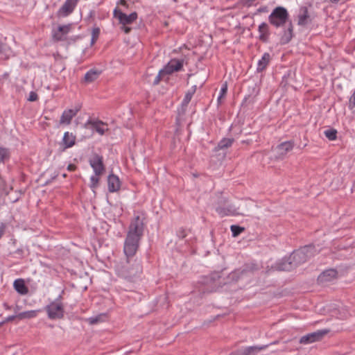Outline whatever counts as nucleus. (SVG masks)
Masks as SVG:
<instances>
[{
  "mask_svg": "<svg viewBox=\"0 0 355 355\" xmlns=\"http://www.w3.org/2000/svg\"><path fill=\"white\" fill-rule=\"evenodd\" d=\"M146 224V218L144 214L135 216L131 220L124 242L125 254L128 256L135 254L139 248V242L144 236Z\"/></svg>",
  "mask_w": 355,
  "mask_h": 355,
  "instance_id": "obj_1",
  "label": "nucleus"
},
{
  "mask_svg": "<svg viewBox=\"0 0 355 355\" xmlns=\"http://www.w3.org/2000/svg\"><path fill=\"white\" fill-rule=\"evenodd\" d=\"M317 254L315 246L309 244L294 250L289 257H284L277 263V269L282 271H291L306 262Z\"/></svg>",
  "mask_w": 355,
  "mask_h": 355,
  "instance_id": "obj_2",
  "label": "nucleus"
},
{
  "mask_svg": "<svg viewBox=\"0 0 355 355\" xmlns=\"http://www.w3.org/2000/svg\"><path fill=\"white\" fill-rule=\"evenodd\" d=\"M289 19V14L287 10L282 6L276 7L268 17V21L270 24L275 27H280L285 25L288 21V26L280 37V44L282 45L289 43L294 36L293 26L292 21Z\"/></svg>",
  "mask_w": 355,
  "mask_h": 355,
  "instance_id": "obj_3",
  "label": "nucleus"
},
{
  "mask_svg": "<svg viewBox=\"0 0 355 355\" xmlns=\"http://www.w3.org/2000/svg\"><path fill=\"white\" fill-rule=\"evenodd\" d=\"M125 255L126 261L119 269V275L130 282H136L140 279L143 270L141 261L135 258V255Z\"/></svg>",
  "mask_w": 355,
  "mask_h": 355,
  "instance_id": "obj_4",
  "label": "nucleus"
},
{
  "mask_svg": "<svg viewBox=\"0 0 355 355\" xmlns=\"http://www.w3.org/2000/svg\"><path fill=\"white\" fill-rule=\"evenodd\" d=\"M199 291L202 293H212L224 285L220 272H214L207 276H204L198 282Z\"/></svg>",
  "mask_w": 355,
  "mask_h": 355,
  "instance_id": "obj_5",
  "label": "nucleus"
},
{
  "mask_svg": "<svg viewBox=\"0 0 355 355\" xmlns=\"http://www.w3.org/2000/svg\"><path fill=\"white\" fill-rule=\"evenodd\" d=\"M259 269L260 266L255 262L246 263L241 268L230 272L227 277V281L224 282L223 284L236 283L241 279L254 273Z\"/></svg>",
  "mask_w": 355,
  "mask_h": 355,
  "instance_id": "obj_6",
  "label": "nucleus"
},
{
  "mask_svg": "<svg viewBox=\"0 0 355 355\" xmlns=\"http://www.w3.org/2000/svg\"><path fill=\"white\" fill-rule=\"evenodd\" d=\"M61 297V295H60L55 301L51 302L49 304L45 306V310L49 319L56 320L64 318V305L61 302H60Z\"/></svg>",
  "mask_w": 355,
  "mask_h": 355,
  "instance_id": "obj_7",
  "label": "nucleus"
},
{
  "mask_svg": "<svg viewBox=\"0 0 355 355\" xmlns=\"http://www.w3.org/2000/svg\"><path fill=\"white\" fill-rule=\"evenodd\" d=\"M329 331V329H324L307 334L300 338L299 343L302 345H309L320 341Z\"/></svg>",
  "mask_w": 355,
  "mask_h": 355,
  "instance_id": "obj_8",
  "label": "nucleus"
},
{
  "mask_svg": "<svg viewBox=\"0 0 355 355\" xmlns=\"http://www.w3.org/2000/svg\"><path fill=\"white\" fill-rule=\"evenodd\" d=\"M90 166L93 168L96 175H102L105 171V166L103 163V157L97 153H94L89 159Z\"/></svg>",
  "mask_w": 355,
  "mask_h": 355,
  "instance_id": "obj_9",
  "label": "nucleus"
},
{
  "mask_svg": "<svg viewBox=\"0 0 355 355\" xmlns=\"http://www.w3.org/2000/svg\"><path fill=\"white\" fill-rule=\"evenodd\" d=\"M72 24L59 26L56 30L52 31V40L55 42L64 41L67 39V34L71 30Z\"/></svg>",
  "mask_w": 355,
  "mask_h": 355,
  "instance_id": "obj_10",
  "label": "nucleus"
},
{
  "mask_svg": "<svg viewBox=\"0 0 355 355\" xmlns=\"http://www.w3.org/2000/svg\"><path fill=\"white\" fill-rule=\"evenodd\" d=\"M114 17L119 19L120 24L129 25L132 24L137 19L138 15L136 12H133L128 15L121 10L115 8L114 10Z\"/></svg>",
  "mask_w": 355,
  "mask_h": 355,
  "instance_id": "obj_11",
  "label": "nucleus"
},
{
  "mask_svg": "<svg viewBox=\"0 0 355 355\" xmlns=\"http://www.w3.org/2000/svg\"><path fill=\"white\" fill-rule=\"evenodd\" d=\"M268 345L262 346H249L238 349L229 355H256L260 351L266 349Z\"/></svg>",
  "mask_w": 355,
  "mask_h": 355,
  "instance_id": "obj_12",
  "label": "nucleus"
},
{
  "mask_svg": "<svg viewBox=\"0 0 355 355\" xmlns=\"http://www.w3.org/2000/svg\"><path fill=\"white\" fill-rule=\"evenodd\" d=\"M338 271L334 268H329L323 271L318 277V282L319 284H324L332 282L337 279Z\"/></svg>",
  "mask_w": 355,
  "mask_h": 355,
  "instance_id": "obj_13",
  "label": "nucleus"
},
{
  "mask_svg": "<svg viewBox=\"0 0 355 355\" xmlns=\"http://www.w3.org/2000/svg\"><path fill=\"white\" fill-rule=\"evenodd\" d=\"M184 65V60L171 59L164 67L165 73L171 74L175 71H180Z\"/></svg>",
  "mask_w": 355,
  "mask_h": 355,
  "instance_id": "obj_14",
  "label": "nucleus"
},
{
  "mask_svg": "<svg viewBox=\"0 0 355 355\" xmlns=\"http://www.w3.org/2000/svg\"><path fill=\"white\" fill-rule=\"evenodd\" d=\"M311 22L312 19L309 13L308 8L306 6L300 7L299 14L297 15V25L300 26H306Z\"/></svg>",
  "mask_w": 355,
  "mask_h": 355,
  "instance_id": "obj_15",
  "label": "nucleus"
},
{
  "mask_svg": "<svg viewBox=\"0 0 355 355\" xmlns=\"http://www.w3.org/2000/svg\"><path fill=\"white\" fill-rule=\"evenodd\" d=\"M80 109L81 105H76L74 109L64 110L60 117V123L70 124L72 119L77 114Z\"/></svg>",
  "mask_w": 355,
  "mask_h": 355,
  "instance_id": "obj_16",
  "label": "nucleus"
},
{
  "mask_svg": "<svg viewBox=\"0 0 355 355\" xmlns=\"http://www.w3.org/2000/svg\"><path fill=\"white\" fill-rule=\"evenodd\" d=\"M121 181L119 177L112 173L107 176V189L110 193H114L120 190Z\"/></svg>",
  "mask_w": 355,
  "mask_h": 355,
  "instance_id": "obj_17",
  "label": "nucleus"
},
{
  "mask_svg": "<svg viewBox=\"0 0 355 355\" xmlns=\"http://www.w3.org/2000/svg\"><path fill=\"white\" fill-rule=\"evenodd\" d=\"M79 0H66L58 10V13L62 16H68L73 12Z\"/></svg>",
  "mask_w": 355,
  "mask_h": 355,
  "instance_id": "obj_18",
  "label": "nucleus"
},
{
  "mask_svg": "<svg viewBox=\"0 0 355 355\" xmlns=\"http://www.w3.org/2000/svg\"><path fill=\"white\" fill-rule=\"evenodd\" d=\"M259 32V39L263 43H267L269 41V37L270 35L269 26L266 22H262L258 28Z\"/></svg>",
  "mask_w": 355,
  "mask_h": 355,
  "instance_id": "obj_19",
  "label": "nucleus"
},
{
  "mask_svg": "<svg viewBox=\"0 0 355 355\" xmlns=\"http://www.w3.org/2000/svg\"><path fill=\"white\" fill-rule=\"evenodd\" d=\"M105 125V123L100 120H92L89 119L85 124V128H89V125H90V128L95 130L98 133H99L101 135H104L105 130L101 127V125Z\"/></svg>",
  "mask_w": 355,
  "mask_h": 355,
  "instance_id": "obj_20",
  "label": "nucleus"
},
{
  "mask_svg": "<svg viewBox=\"0 0 355 355\" xmlns=\"http://www.w3.org/2000/svg\"><path fill=\"white\" fill-rule=\"evenodd\" d=\"M271 60V56L269 53H264L261 58L258 61L257 72L260 73L263 71L269 64Z\"/></svg>",
  "mask_w": 355,
  "mask_h": 355,
  "instance_id": "obj_21",
  "label": "nucleus"
},
{
  "mask_svg": "<svg viewBox=\"0 0 355 355\" xmlns=\"http://www.w3.org/2000/svg\"><path fill=\"white\" fill-rule=\"evenodd\" d=\"M13 286L15 290L20 295H26L28 292V288L23 279L15 280Z\"/></svg>",
  "mask_w": 355,
  "mask_h": 355,
  "instance_id": "obj_22",
  "label": "nucleus"
},
{
  "mask_svg": "<svg viewBox=\"0 0 355 355\" xmlns=\"http://www.w3.org/2000/svg\"><path fill=\"white\" fill-rule=\"evenodd\" d=\"M62 144L64 149L72 147L76 144V137L73 133H69V132H64L62 138Z\"/></svg>",
  "mask_w": 355,
  "mask_h": 355,
  "instance_id": "obj_23",
  "label": "nucleus"
},
{
  "mask_svg": "<svg viewBox=\"0 0 355 355\" xmlns=\"http://www.w3.org/2000/svg\"><path fill=\"white\" fill-rule=\"evenodd\" d=\"M234 141L233 138H223L214 148V151L217 152L220 150L227 149L231 147Z\"/></svg>",
  "mask_w": 355,
  "mask_h": 355,
  "instance_id": "obj_24",
  "label": "nucleus"
},
{
  "mask_svg": "<svg viewBox=\"0 0 355 355\" xmlns=\"http://www.w3.org/2000/svg\"><path fill=\"white\" fill-rule=\"evenodd\" d=\"M101 71L92 69L89 70L85 75L84 81L87 83H90L96 80L101 74Z\"/></svg>",
  "mask_w": 355,
  "mask_h": 355,
  "instance_id": "obj_25",
  "label": "nucleus"
},
{
  "mask_svg": "<svg viewBox=\"0 0 355 355\" xmlns=\"http://www.w3.org/2000/svg\"><path fill=\"white\" fill-rule=\"evenodd\" d=\"M294 146H295L294 141L290 140V141H286L279 144L277 146V148L279 151H282V154H286L288 152H290L291 150H292Z\"/></svg>",
  "mask_w": 355,
  "mask_h": 355,
  "instance_id": "obj_26",
  "label": "nucleus"
},
{
  "mask_svg": "<svg viewBox=\"0 0 355 355\" xmlns=\"http://www.w3.org/2000/svg\"><path fill=\"white\" fill-rule=\"evenodd\" d=\"M216 211L221 217L234 214V209L232 206L227 207L218 206L216 208Z\"/></svg>",
  "mask_w": 355,
  "mask_h": 355,
  "instance_id": "obj_27",
  "label": "nucleus"
},
{
  "mask_svg": "<svg viewBox=\"0 0 355 355\" xmlns=\"http://www.w3.org/2000/svg\"><path fill=\"white\" fill-rule=\"evenodd\" d=\"M40 311V310L26 311L19 313L18 315H17V317L19 320L33 318L37 315V313Z\"/></svg>",
  "mask_w": 355,
  "mask_h": 355,
  "instance_id": "obj_28",
  "label": "nucleus"
},
{
  "mask_svg": "<svg viewBox=\"0 0 355 355\" xmlns=\"http://www.w3.org/2000/svg\"><path fill=\"white\" fill-rule=\"evenodd\" d=\"M10 157V150L7 148L0 146V163H4Z\"/></svg>",
  "mask_w": 355,
  "mask_h": 355,
  "instance_id": "obj_29",
  "label": "nucleus"
},
{
  "mask_svg": "<svg viewBox=\"0 0 355 355\" xmlns=\"http://www.w3.org/2000/svg\"><path fill=\"white\" fill-rule=\"evenodd\" d=\"M337 133H338L337 130L334 128H330V129L326 130L324 132V134L326 136V137L330 141H334V140L336 139Z\"/></svg>",
  "mask_w": 355,
  "mask_h": 355,
  "instance_id": "obj_30",
  "label": "nucleus"
},
{
  "mask_svg": "<svg viewBox=\"0 0 355 355\" xmlns=\"http://www.w3.org/2000/svg\"><path fill=\"white\" fill-rule=\"evenodd\" d=\"M230 230L234 237L238 236L243 232H244L245 228L243 227H241L237 225H232L230 227Z\"/></svg>",
  "mask_w": 355,
  "mask_h": 355,
  "instance_id": "obj_31",
  "label": "nucleus"
},
{
  "mask_svg": "<svg viewBox=\"0 0 355 355\" xmlns=\"http://www.w3.org/2000/svg\"><path fill=\"white\" fill-rule=\"evenodd\" d=\"M99 175H94L90 178V188L94 192V190L98 187V183L100 178H98Z\"/></svg>",
  "mask_w": 355,
  "mask_h": 355,
  "instance_id": "obj_32",
  "label": "nucleus"
},
{
  "mask_svg": "<svg viewBox=\"0 0 355 355\" xmlns=\"http://www.w3.org/2000/svg\"><path fill=\"white\" fill-rule=\"evenodd\" d=\"M166 73H165V70L164 68L162 69L159 70L158 74L156 76V77L155 78V79L153 82V85H158L162 78V76L166 75Z\"/></svg>",
  "mask_w": 355,
  "mask_h": 355,
  "instance_id": "obj_33",
  "label": "nucleus"
},
{
  "mask_svg": "<svg viewBox=\"0 0 355 355\" xmlns=\"http://www.w3.org/2000/svg\"><path fill=\"white\" fill-rule=\"evenodd\" d=\"M193 95V91H188L184 96V98L182 101L183 105H187L191 101L192 96Z\"/></svg>",
  "mask_w": 355,
  "mask_h": 355,
  "instance_id": "obj_34",
  "label": "nucleus"
},
{
  "mask_svg": "<svg viewBox=\"0 0 355 355\" xmlns=\"http://www.w3.org/2000/svg\"><path fill=\"white\" fill-rule=\"evenodd\" d=\"M227 92V83L225 82V83L222 85V87H221L220 92V95H219V96L218 97V102H220V99L226 95Z\"/></svg>",
  "mask_w": 355,
  "mask_h": 355,
  "instance_id": "obj_35",
  "label": "nucleus"
},
{
  "mask_svg": "<svg viewBox=\"0 0 355 355\" xmlns=\"http://www.w3.org/2000/svg\"><path fill=\"white\" fill-rule=\"evenodd\" d=\"M176 234L179 239H183L187 236V230L183 227H180L177 230Z\"/></svg>",
  "mask_w": 355,
  "mask_h": 355,
  "instance_id": "obj_36",
  "label": "nucleus"
},
{
  "mask_svg": "<svg viewBox=\"0 0 355 355\" xmlns=\"http://www.w3.org/2000/svg\"><path fill=\"white\" fill-rule=\"evenodd\" d=\"M254 102V96H248L245 97L242 102V106H247L248 104H253Z\"/></svg>",
  "mask_w": 355,
  "mask_h": 355,
  "instance_id": "obj_37",
  "label": "nucleus"
},
{
  "mask_svg": "<svg viewBox=\"0 0 355 355\" xmlns=\"http://www.w3.org/2000/svg\"><path fill=\"white\" fill-rule=\"evenodd\" d=\"M7 227V223L3 222L0 223V239H1L3 236L5 235Z\"/></svg>",
  "mask_w": 355,
  "mask_h": 355,
  "instance_id": "obj_38",
  "label": "nucleus"
},
{
  "mask_svg": "<svg viewBox=\"0 0 355 355\" xmlns=\"http://www.w3.org/2000/svg\"><path fill=\"white\" fill-rule=\"evenodd\" d=\"M38 99V95L35 92H31L29 94V96L28 98V101L31 102L36 101Z\"/></svg>",
  "mask_w": 355,
  "mask_h": 355,
  "instance_id": "obj_39",
  "label": "nucleus"
},
{
  "mask_svg": "<svg viewBox=\"0 0 355 355\" xmlns=\"http://www.w3.org/2000/svg\"><path fill=\"white\" fill-rule=\"evenodd\" d=\"M100 28L98 27H94L92 31V37L98 40L100 35Z\"/></svg>",
  "mask_w": 355,
  "mask_h": 355,
  "instance_id": "obj_40",
  "label": "nucleus"
},
{
  "mask_svg": "<svg viewBox=\"0 0 355 355\" xmlns=\"http://www.w3.org/2000/svg\"><path fill=\"white\" fill-rule=\"evenodd\" d=\"M354 107H355V89H354V92L352 94V96L350 97L349 105V107L350 109H352Z\"/></svg>",
  "mask_w": 355,
  "mask_h": 355,
  "instance_id": "obj_41",
  "label": "nucleus"
},
{
  "mask_svg": "<svg viewBox=\"0 0 355 355\" xmlns=\"http://www.w3.org/2000/svg\"><path fill=\"white\" fill-rule=\"evenodd\" d=\"M268 12V8L266 6H261L257 9V12H259V13Z\"/></svg>",
  "mask_w": 355,
  "mask_h": 355,
  "instance_id": "obj_42",
  "label": "nucleus"
},
{
  "mask_svg": "<svg viewBox=\"0 0 355 355\" xmlns=\"http://www.w3.org/2000/svg\"><path fill=\"white\" fill-rule=\"evenodd\" d=\"M14 253L17 254L20 258L24 257V250L21 248L17 249Z\"/></svg>",
  "mask_w": 355,
  "mask_h": 355,
  "instance_id": "obj_43",
  "label": "nucleus"
},
{
  "mask_svg": "<svg viewBox=\"0 0 355 355\" xmlns=\"http://www.w3.org/2000/svg\"><path fill=\"white\" fill-rule=\"evenodd\" d=\"M16 318H17V315H10L8 318H6V320L3 322L0 323V324H1L3 323H5V322H11V321H12Z\"/></svg>",
  "mask_w": 355,
  "mask_h": 355,
  "instance_id": "obj_44",
  "label": "nucleus"
},
{
  "mask_svg": "<svg viewBox=\"0 0 355 355\" xmlns=\"http://www.w3.org/2000/svg\"><path fill=\"white\" fill-rule=\"evenodd\" d=\"M76 168H77V166L73 164H69L67 166V170L69 171H74L76 170Z\"/></svg>",
  "mask_w": 355,
  "mask_h": 355,
  "instance_id": "obj_45",
  "label": "nucleus"
},
{
  "mask_svg": "<svg viewBox=\"0 0 355 355\" xmlns=\"http://www.w3.org/2000/svg\"><path fill=\"white\" fill-rule=\"evenodd\" d=\"M121 28L125 33H129L132 30L130 27L125 26V25H123Z\"/></svg>",
  "mask_w": 355,
  "mask_h": 355,
  "instance_id": "obj_46",
  "label": "nucleus"
},
{
  "mask_svg": "<svg viewBox=\"0 0 355 355\" xmlns=\"http://www.w3.org/2000/svg\"><path fill=\"white\" fill-rule=\"evenodd\" d=\"M58 174H55V175H54L53 176H52V177L51 178V179L48 180L45 182V184H45V185H46V184H50V183H51L53 180H55V179L58 177Z\"/></svg>",
  "mask_w": 355,
  "mask_h": 355,
  "instance_id": "obj_47",
  "label": "nucleus"
},
{
  "mask_svg": "<svg viewBox=\"0 0 355 355\" xmlns=\"http://www.w3.org/2000/svg\"><path fill=\"white\" fill-rule=\"evenodd\" d=\"M119 4L123 6H125V7H128V3H127L125 0H120L119 1Z\"/></svg>",
  "mask_w": 355,
  "mask_h": 355,
  "instance_id": "obj_48",
  "label": "nucleus"
},
{
  "mask_svg": "<svg viewBox=\"0 0 355 355\" xmlns=\"http://www.w3.org/2000/svg\"><path fill=\"white\" fill-rule=\"evenodd\" d=\"M119 4L123 6H125V7H128V3H127L125 0H120L119 1Z\"/></svg>",
  "mask_w": 355,
  "mask_h": 355,
  "instance_id": "obj_49",
  "label": "nucleus"
},
{
  "mask_svg": "<svg viewBox=\"0 0 355 355\" xmlns=\"http://www.w3.org/2000/svg\"><path fill=\"white\" fill-rule=\"evenodd\" d=\"M119 4L123 6H125V7H128V3H127L125 0H120L119 1Z\"/></svg>",
  "mask_w": 355,
  "mask_h": 355,
  "instance_id": "obj_50",
  "label": "nucleus"
},
{
  "mask_svg": "<svg viewBox=\"0 0 355 355\" xmlns=\"http://www.w3.org/2000/svg\"><path fill=\"white\" fill-rule=\"evenodd\" d=\"M252 142V141L251 139H246V140L241 141L242 144H250Z\"/></svg>",
  "mask_w": 355,
  "mask_h": 355,
  "instance_id": "obj_51",
  "label": "nucleus"
},
{
  "mask_svg": "<svg viewBox=\"0 0 355 355\" xmlns=\"http://www.w3.org/2000/svg\"><path fill=\"white\" fill-rule=\"evenodd\" d=\"M254 1V0H247L245 1V5L248 6H250L252 4Z\"/></svg>",
  "mask_w": 355,
  "mask_h": 355,
  "instance_id": "obj_52",
  "label": "nucleus"
},
{
  "mask_svg": "<svg viewBox=\"0 0 355 355\" xmlns=\"http://www.w3.org/2000/svg\"><path fill=\"white\" fill-rule=\"evenodd\" d=\"M3 306L4 308L6 309V310H10L11 309V306H9L7 303H4L3 304Z\"/></svg>",
  "mask_w": 355,
  "mask_h": 355,
  "instance_id": "obj_53",
  "label": "nucleus"
},
{
  "mask_svg": "<svg viewBox=\"0 0 355 355\" xmlns=\"http://www.w3.org/2000/svg\"><path fill=\"white\" fill-rule=\"evenodd\" d=\"M97 41V39L92 37L91 39V45H93Z\"/></svg>",
  "mask_w": 355,
  "mask_h": 355,
  "instance_id": "obj_54",
  "label": "nucleus"
},
{
  "mask_svg": "<svg viewBox=\"0 0 355 355\" xmlns=\"http://www.w3.org/2000/svg\"><path fill=\"white\" fill-rule=\"evenodd\" d=\"M329 2L332 3H337L339 0H329Z\"/></svg>",
  "mask_w": 355,
  "mask_h": 355,
  "instance_id": "obj_55",
  "label": "nucleus"
},
{
  "mask_svg": "<svg viewBox=\"0 0 355 355\" xmlns=\"http://www.w3.org/2000/svg\"><path fill=\"white\" fill-rule=\"evenodd\" d=\"M196 85H194V86L192 87V89H191V91H193V94H194V93L196 92Z\"/></svg>",
  "mask_w": 355,
  "mask_h": 355,
  "instance_id": "obj_56",
  "label": "nucleus"
},
{
  "mask_svg": "<svg viewBox=\"0 0 355 355\" xmlns=\"http://www.w3.org/2000/svg\"><path fill=\"white\" fill-rule=\"evenodd\" d=\"M3 52V46L2 44L0 42V53Z\"/></svg>",
  "mask_w": 355,
  "mask_h": 355,
  "instance_id": "obj_57",
  "label": "nucleus"
},
{
  "mask_svg": "<svg viewBox=\"0 0 355 355\" xmlns=\"http://www.w3.org/2000/svg\"><path fill=\"white\" fill-rule=\"evenodd\" d=\"M18 200H19V198H16V199L13 200H12V202H17Z\"/></svg>",
  "mask_w": 355,
  "mask_h": 355,
  "instance_id": "obj_58",
  "label": "nucleus"
},
{
  "mask_svg": "<svg viewBox=\"0 0 355 355\" xmlns=\"http://www.w3.org/2000/svg\"><path fill=\"white\" fill-rule=\"evenodd\" d=\"M306 146V144H304L303 146H302V147L300 146V148H304Z\"/></svg>",
  "mask_w": 355,
  "mask_h": 355,
  "instance_id": "obj_59",
  "label": "nucleus"
},
{
  "mask_svg": "<svg viewBox=\"0 0 355 355\" xmlns=\"http://www.w3.org/2000/svg\"><path fill=\"white\" fill-rule=\"evenodd\" d=\"M62 177L63 178H66L67 177V174L66 173L62 174Z\"/></svg>",
  "mask_w": 355,
  "mask_h": 355,
  "instance_id": "obj_60",
  "label": "nucleus"
},
{
  "mask_svg": "<svg viewBox=\"0 0 355 355\" xmlns=\"http://www.w3.org/2000/svg\"><path fill=\"white\" fill-rule=\"evenodd\" d=\"M277 343V341L273 342V343H271V345L276 344Z\"/></svg>",
  "mask_w": 355,
  "mask_h": 355,
  "instance_id": "obj_61",
  "label": "nucleus"
}]
</instances>
